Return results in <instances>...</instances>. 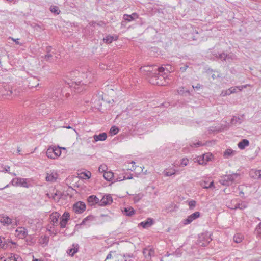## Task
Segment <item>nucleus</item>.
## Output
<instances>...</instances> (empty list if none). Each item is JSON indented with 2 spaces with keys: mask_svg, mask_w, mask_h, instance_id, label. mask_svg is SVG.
Wrapping results in <instances>:
<instances>
[{
  "mask_svg": "<svg viewBox=\"0 0 261 261\" xmlns=\"http://www.w3.org/2000/svg\"><path fill=\"white\" fill-rule=\"evenodd\" d=\"M93 219H94V217L93 216L89 215L83 220V221L81 222V223L80 224V225H84L86 223V222L87 221H92V220H93Z\"/></svg>",
  "mask_w": 261,
  "mask_h": 261,
  "instance_id": "obj_44",
  "label": "nucleus"
},
{
  "mask_svg": "<svg viewBox=\"0 0 261 261\" xmlns=\"http://www.w3.org/2000/svg\"><path fill=\"white\" fill-rule=\"evenodd\" d=\"M0 222L4 226H9L12 223V220L6 215H0Z\"/></svg>",
  "mask_w": 261,
  "mask_h": 261,
  "instance_id": "obj_14",
  "label": "nucleus"
},
{
  "mask_svg": "<svg viewBox=\"0 0 261 261\" xmlns=\"http://www.w3.org/2000/svg\"><path fill=\"white\" fill-rule=\"evenodd\" d=\"M39 80L36 77H32L29 80L28 86L30 88L36 87L39 85Z\"/></svg>",
  "mask_w": 261,
  "mask_h": 261,
  "instance_id": "obj_23",
  "label": "nucleus"
},
{
  "mask_svg": "<svg viewBox=\"0 0 261 261\" xmlns=\"http://www.w3.org/2000/svg\"><path fill=\"white\" fill-rule=\"evenodd\" d=\"M168 77L166 72L159 74L158 72L149 79V82L152 85L166 86L168 83V82L167 81Z\"/></svg>",
  "mask_w": 261,
  "mask_h": 261,
  "instance_id": "obj_2",
  "label": "nucleus"
},
{
  "mask_svg": "<svg viewBox=\"0 0 261 261\" xmlns=\"http://www.w3.org/2000/svg\"><path fill=\"white\" fill-rule=\"evenodd\" d=\"M228 91V90L222 91L221 95L222 96H225L227 95H230V93H229Z\"/></svg>",
  "mask_w": 261,
  "mask_h": 261,
  "instance_id": "obj_57",
  "label": "nucleus"
},
{
  "mask_svg": "<svg viewBox=\"0 0 261 261\" xmlns=\"http://www.w3.org/2000/svg\"><path fill=\"white\" fill-rule=\"evenodd\" d=\"M70 219V214L68 212H65L62 215L61 221L60 222V227L62 228H64L66 227V224L68 221Z\"/></svg>",
  "mask_w": 261,
  "mask_h": 261,
  "instance_id": "obj_12",
  "label": "nucleus"
},
{
  "mask_svg": "<svg viewBox=\"0 0 261 261\" xmlns=\"http://www.w3.org/2000/svg\"><path fill=\"white\" fill-rule=\"evenodd\" d=\"M15 231L17 233V236L21 239L24 238L28 234L27 230L22 227H18Z\"/></svg>",
  "mask_w": 261,
  "mask_h": 261,
  "instance_id": "obj_15",
  "label": "nucleus"
},
{
  "mask_svg": "<svg viewBox=\"0 0 261 261\" xmlns=\"http://www.w3.org/2000/svg\"><path fill=\"white\" fill-rule=\"evenodd\" d=\"M34 28H40L41 26L40 25H39L38 24H35V25L34 26Z\"/></svg>",
  "mask_w": 261,
  "mask_h": 261,
  "instance_id": "obj_64",
  "label": "nucleus"
},
{
  "mask_svg": "<svg viewBox=\"0 0 261 261\" xmlns=\"http://www.w3.org/2000/svg\"><path fill=\"white\" fill-rule=\"evenodd\" d=\"M152 224L153 219L151 218H148L146 221L140 223L139 225L142 226L144 228H146L150 227Z\"/></svg>",
  "mask_w": 261,
  "mask_h": 261,
  "instance_id": "obj_20",
  "label": "nucleus"
},
{
  "mask_svg": "<svg viewBox=\"0 0 261 261\" xmlns=\"http://www.w3.org/2000/svg\"><path fill=\"white\" fill-rule=\"evenodd\" d=\"M177 92L179 94L182 95V96H186L187 95L186 94H188V95L190 94L189 91L185 89V87H179L177 90Z\"/></svg>",
  "mask_w": 261,
  "mask_h": 261,
  "instance_id": "obj_37",
  "label": "nucleus"
},
{
  "mask_svg": "<svg viewBox=\"0 0 261 261\" xmlns=\"http://www.w3.org/2000/svg\"><path fill=\"white\" fill-rule=\"evenodd\" d=\"M140 72L150 79L151 76L158 72L159 67L157 65H147L141 67Z\"/></svg>",
  "mask_w": 261,
  "mask_h": 261,
  "instance_id": "obj_4",
  "label": "nucleus"
},
{
  "mask_svg": "<svg viewBox=\"0 0 261 261\" xmlns=\"http://www.w3.org/2000/svg\"><path fill=\"white\" fill-rule=\"evenodd\" d=\"M239 176L240 174L238 173L223 175L220 177L219 182L223 186H229L236 181V180L239 177Z\"/></svg>",
  "mask_w": 261,
  "mask_h": 261,
  "instance_id": "obj_3",
  "label": "nucleus"
},
{
  "mask_svg": "<svg viewBox=\"0 0 261 261\" xmlns=\"http://www.w3.org/2000/svg\"><path fill=\"white\" fill-rule=\"evenodd\" d=\"M243 240V236L240 233H237L233 237V240L237 243H240Z\"/></svg>",
  "mask_w": 261,
  "mask_h": 261,
  "instance_id": "obj_39",
  "label": "nucleus"
},
{
  "mask_svg": "<svg viewBox=\"0 0 261 261\" xmlns=\"http://www.w3.org/2000/svg\"><path fill=\"white\" fill-rule=\"evenodd\" d=\"M164 174L166 176H171L175 174V173L173 171H164Z\"/></svg>",
  "mask_w": 261,
  "mask_h": 261,
  "instance_id": "obj_52",
  "label": "nucleus"
},
{
  "mask_svg": "<svg viewBox=\"0 0 261 261\" xmlns=\"http://www.w3.org/2000/svg\"><path fill=\"white\" fill-rule=\"evenodd\" d=\"M100 217H106L107 218H108V215H104V214H101L100 216ZM108 221V219H107V220Z\"/></svg>",
  "mask_w": 261,
  "mask_h": 261,
  "instance_id": "obj_63",
  "label": "nucleus"
},
{
  "mask_svg": "<svg viewBox=\"0 0 261 261\" xmlns=\"http://www.w3.org/2000/svg\"><path fill=\"white\" fill-rule=\"evenodd\" d=\"M242 121V117L234 116L231 120V123L232 124H240Z\"/></svg>",
  "mask_w": 261,
  "mask_h": 261,
  "instance_id": "obj_36",
  "label": "nucleus"
},
{
  "mask_svg": "<svg viewBox=\"0 0 261 261\" xmlns=\"http://www.w3.org/2000/svg\"><path fill=\"white\" fill-rule=\"evenodd\" d=\"M237 89H239L240 91L242 90L240 87H232L228 89V92L230 94H231L232 93H235L236 92Z\"/></svg>",
  "mask_w": 261,
  "mask_h": 261,
  "instance_id": "obj_47",
  "label": "nucleus"
},
{
  "mask_svg": "<svg viewBox=\"0 0 261 261\" xmlns=\"http://www.w3.org/2000/svg\"><path fill=\"white\" fill-rule=\"evenodd\" d=\"M9 169H10V167L9 166H5V167H4V170L6 172H8L9 171Z\"/></svg>",
  "mask_w": 261,
  "mask_h": 261,
  "instance_id": "obj_61",
  "label": "nucleus"
},
{
  "mask_svg": "<svg viewBox=\"0 0 261 261\" xmlns=\"http://www.w3.org/2000/svg\"><path fill=\"white\" fill-rule=\"evenodd\" d=\"M50 10L55 14H59L60 13V10L59 7L57 6H53L50 7Z\"/></svg>",
  "mask_w": 261,
  "mask_h": 261,
  "instance_id": "obj_42",
  "label": "nucleus"
},
{
  "mask_svg": "<svg viewBox=\"0 0 261 261\" xmlns=\"http://www.w3.org/2000/svg\"><path fill=\"white\" fill-rule=\"evenodd\" d=\"M204 144L202 143L201 142L198 141L196 143L191 142L190 143V146L192 148H197L200 146H203Z\"/></svg>",
  "mask_w": 261,
  "mask_h": 261,
  "instance_id": "obj_41",
  "label": "nucleus"
},
{
  "mask_svg": "<svg viewBox=\"0 0 261 261\" xmlns=\"http://www.w3.org/2000/svg\"><path fill=\"white\" fill-rule=\"evenodd\" d=\"M237 154V151L228 148L223 152V156L224 159H229Z\"/></svg>",
  "mask_w": 261,
  "mask_h": 261,
  "instance_id": "obj_17",
  "label": "nucleus"
},
{
  "mask_svg": "<svg viewBox=\"0 0 261 261\" xmlns=\"http://www.w3.org/2000/svg\"><path fill=\"white\" fill-rule=\"evenodd\" d=\"M173 71L172 67L170 65H167L165 67L163 66L159 67L158 73H163L166 72L168 76Z\"/></svg>",
  "mask_w": 261,
  "mask_h": 261,
  "instance_id": "obj_16",
  "label": "nucleus"
},
{
  "mask_svg": "<svg viewBox=\"0 0 261 261\" xmlns=\"http://www.w3.org/2000/svg\"><path fill=\"white\" fill-rule=\"evenodd\" d=\"M214 158L212 153H206L202 155L198 156L195 158V162H197L199 165H205L207 162L211 161Z\"/></svg>",
  "mask_w": 261,
  "mask_h": 261,
  "instance_id": "obj_8",
  "label": "nucleus"
},
{
  "mask_svg": "<svg viewBox=\"0 0 261 261\" xmlns=\"http://www.w3.org/2000/svg\"><path fill=\"white\" fill-rule=\"evenodd\" d=\"M133 200L135 203L139 202L144 197V194L142 193H140L137 194H133Z\"/></svg>",
  "mask_w": 261,
  "mask_h": 261,
  "instance_id": "obj_32",
  "label": "nucleus"
},
{
  "mask_svg": "<svg viewBox=\"0 0 261 261\" xmlns=\"http://www.w3.org/2000/svg\"><path fill=\"white\" fill-rule=\"evenodd\" d=\"M113 202V199L110 195H105L100 200L99 206H106L110 204Z\"/></svg>",
  "mask_w": 261,
  "mask_h": 261,
  "instance_id": "obj_13",
  "label": "nucleus"
},
{
  "mask_svg": "<svg viewBox=\"0 0 261 261\" xmlns=\"http://www.w3.org/2000/svg\"><path fill=\"white\" fill-rule=\"evenodd\" d=\"M89 76H91L89 72L84 73H81L78 70L73 71L68 73L67 75L68 80H66L65 82L69 87L76 89V86L80 85L82 81L81 79L84 77L87 79Z\"/></svg>",
  "mask_w": 261,
  "mask_h": 261,
  "instance_id": "obj_1",
  "label": "nucleus"
},
{
  "mask_svg": "<svg viewBox=\"0 0 261 261\" xmlns=\"http://www.w3.org/2000/svg\"><path fill=\"white\" fill-rule=\"evenodd\" d=\"M57 93V94H55V96L56 97H60L61 95L62 90L60 89H58Z\"/></svg>",
  "mask_w": 261,
  "mask_h": 261,
  "instance_id": "obj_58",
  "label": "nucleus"
},
{
  "mask_svg": "<svg viewBox=\"0 0 261 261\" xmlns=\"http://www.w3.org/2000/svg\"><path fill=\"white\" fill-rule=\"evenodd\" d=\"M137 18H138V15L136 13H133L131 15L124 14L123 16V18L129 22L133 21Z\"/></svg>",
  "mask_w": 261,
  "mask_h": 261,
  "instance_id": "obj_30",
  "label": "nucleus"
},
{
  "mask_svg": "<svg viewBox=\"0 0 261 261\" xmlns=\"http://www.w3.org/2000/svg\"><path fill=\"white\" fill-rule=\"evenodd\" d=\"M115 251H110L107 255L106 259H110L113 258L112 253H115Z\"/></svg>",
  "mask_w": 261,
  "mask_h": 261,
  "instance_id": "obj_54",
  "label": "nucleus"
},
{
  "mask_svg": "<svg viewBox=\"0 0 261 261\" xmlns=\"http://www.w3.org/2000/svg\"><path fill=\"white\" fill-rule=\"evenodd\" d=\"M3 240H5V238H2L1 237H0V248H3V249H5L7 247V246H5V242H3Z\"/></svg>",
  "mask_w": 261,
  "mask_h": 261,
  "instance_id": "obj_51",
  "label": "nucleus"
},
{
  "mask_svg": "<svg viewBox=\"0 0 261 261\" xmlns=\"http://www.w3.org/2000/svg\"><path fill=\"white\" fill-rule=\"evenodd\" d=\"M189 160L187 158H183L181 161V164L184 166H186L188 165Z\"/></svg>",
  "mask_w": 261,
  "mask_h": 261,
  "instance_id": "obj_50",
  "label": "nucleus"
},
{
  "mask_svg": "<svg viewBox=\"0 0 261 261\" xmlns=\"http://www.w3.org/2000/svg\"><path fill=\"white\" fill-rule=\"evenodd\" d=\"M122 212L124 215L127 216H132L135 214V210L132 207H125Z\"/></svg>",
  "mask_w": 261,
  "mask_h": 261,
  "instance_id": "obj_28",
  "label": "nucleus"
},
{
  "mask_svg": "<svg viewBox=\"0 0 261 261\" xmlns=\"http://www.w3.org/2000/svg\"><path fill=\"white\" fill-rule=\"evenodd\" d=\"M86 209L85 204L81 201H79L73 206V211L77 214L82 213Z\"/></svg>",
  "mask_w": 261,
  "mask_h": 261,
  "instance_id": "obj_9",
  "label": "nucleus"
},
{
  "mask_svg": "<svg viewBox=\"0 0 261 261\" xmlns=\"http://www.w3.org/2000/svg\"><path fill=\"white\" fill-rule=\"evenodd\" d=\"M107 169V167L105 165H101L98 168V171L99 172L103 173L106 172V170Z\"/></svg>",
  "mask_w": 261,
  "mask_h": 261,
  "instance_id": "obj_48",
  "label": "nucleus"
},
{
  "mask_svg": "<svg viewBox=\"0 0 261 261\" xmlns=\"http://www.w3.org/2000/svg\"><path fill=\"white\" fill-rule=\"evenodd\" d=\"M247 207V205L244 202H242L241 203H239L237 202V203H235L234 205H229L228 208L232 210L236 209H240L244 210Z\"/></svg>",
  "mask_w": 261,
  "mask_h": 261,
  "instance_id": "obj_19",
  "label": "nucleus"
},
{
  "mask_svg": "<svg viewBox=\"0 0 261 261\" xmlns=\"http://www.w3.org/2000/svg\"><path fill=\"white\" fill-rule=\"evenodd\" d=\"M232 59L231 57L225 53H220L217 59H220L221 61H226L227 59Z\"/></svg>",
  "mask_w": 261,
  "mask_h": 261,
  "instance_id": "obj_33",
  "label": "nucleus"
},
{
  "mask_svg": "<svg viewBox=\"0 0 261 261\" xmlns=\"http://www.w3.org/2000/svg\"><path fill=\"white\" fill-rule=\"evenodd\" d=\"M91 176V173L90 171L82 172L80 174V177L84 179H89Z\"/></svg>",
  "mask_w": 261,
  "mask_h": 261,
  "instance_id": "obj_38",
  "label": "nucleus"
},
{
  "mask_svg": "<svg viewBox=\"0 0 261 261\" xmlns=\"http://www.w3.org/2000/svg\"><path fill=\"white\" fill-rule=\"evenodd\" d=\"M79 245L78 244H73L72 247L70 249H68L67 251V253L70 256H73L77 253L79 251Z\"/></svg>",
  "mask_w": 261,
  "mask_h": 261,
  "instance_id": "obj_21",
  "label": "nucleus"
},
{
  "mask_svg": "<svg viewBox=\"0 0 261 261\" xmlns=\"http://www.w3.org/2000/svg\"><path fill=\"white\" fill-rule=\"evenodd\" d=\"M188 66L187 65H184L182 67H180V71L181 72H184L186 71L187 69L188 68Z\"/></svg>",
  "mask_w": 261,
  "mask_h": 261,
  "instance_id": "obj_55",
  "label": "nucleus"
},
{
  "mask_svg": "<svg viewBox=\"0 0 261 261\" xmlns=\"http://www.w3.org/2000/svg\"><path fill=\"white\" fill-rule=\"evenodd\" d=\"M13 40L15 42V43H16V44H20V45H22V43H20L19 42V39H18V38L15 39H13Z\"/></svg>",
  "mask_w": 261,
  "mask_h": 261,
  "instance_id": "obj_60",
  "label": "nucleus"
},
{
  "mask_svg": "<svg viewBox=\"0 0 261 261\" xmlns=\"http://www.w3.org/2000/svg\"><path fill=\"white\" fill-rule=\"evenodd\" d=\"M57 174L54 175L52 173H47L46 176V180L50 182H54L57 179Z\"/></svg>",
  "mask_w": 261,
  "mask_h": 261,
  "instance_id": "obj_35",
  "label": "nucleus"
},
{
  "mask_svg": "<svg viewBox=\"0 0 261 261\" xmlns=\"http://www.w3.org/2000/svg\"><path fill=\"white\" fill-rule=\"evenodd\" d=\"M200 186L204 189L211 188L212 187H214V181L212 180L210 182V184L208 185V182L206 181H202L200 183Z\"/></svg>",
  "mask_w": 261,
  "mask_h": 261,
  "instance_id": "obj_34",
  "label": "nucleus"
},
{
  "mask_svg": "<svg viewBox=\"0 0 261 261\" xmlns=\"http://www.w3.org/2000/svg\"><path fill=\"white\" fill-rule=\"evenodd\" d=\"M13 185L17 186H22L24 187H27V183L26 182L25 179L22 178H18L17 179L16 183Z\"/></svg>",
  "mask_w": 261,
  "mask_h": 261,
  "instance_id": "obj_31",
  "label": "nucleus"
},
{
  "mask_svg": "<svg viewBox=\"0 0 261 261\" xmlns=\"http://www.w3.org/2000/svg\"><path fill=\"white\" fill-rule=\"evenodd\" d=\"M103 176L107 181H111L114 178V173L111 171L105 172Z\"/></svg>",
  "mask_w": 261,
  "mask_h": 261,
  "instance_id": "obj_29",
  "label": "nucleus"
},
{
  "mask_svg": "<svg viewBox=\"0 0 261 261\" xmlns=\"http://www.w3.org/2000/svg\"><path fill=\"white\" fill-rule=\"evenodd\" d=\"M202 85L200 84H197L195 86H192L193 89H196L197 90L200 89Z\"/></svg>",
  "mask_w": 261,
  "mask_h": 261,
  "instance_id": "obj_59",
  "label": "nucleus"
},
{
  "mask_svg": "<svg viewBox=\"0 0 261 261\" xmlns=\"http://www.w3.org/2000/svg\"><path fill=\"white\" fill-rule=\"evenodd\" d=\"M18 258V255H12V254L11 256L9 257L10 261H17V259Z\"/></svg>",
  "mask_w": 261,
  "mask_h": 261,
  "instance_id": "obj_53",
  "label": "nucleus"
},
{
  "mask_svg": "<svg viewBox=\"0 0 261 261\" xmlns=\"http://www.w3.org/2000/svg\"><path fill=\"white\" fill-rule=\"evenodd\" d=\"M211 234L208 232L202 233L199 236L198 243L202 247L206 246L212 240Z\"/></svg>",
  "mask_w": 261,
  "mask_h": 261,
  "instance_id": "obj_6",
  "label": "nucleus"
},
{
  "mask_svg": "<svg viewBox=\"0 0 261 261\" xmlns=\"http://www.w3.org/2000/svg\"><path fill=\"white\" fill-rule=\"evenodd\" d=\"M237 200L236 199L232 200L231 201V202L230 203H227V206L228 207V206L229 205H235V203H237Z\"/></svg>",
  "mask_w": 261,
  "mask_h": 261,
  "instance_id": "obj_56",
  "label": "nucleus"
},
{
  "mask_svg": "<svg viewBox=\"0 0 261 261\" xmlns=\"http://www.w3.org/2000/svg\"><path fill=\"white\" fill-rule=\"evenodd\" d=\"M61 148L60 147H56L55 146L50 147L46 152V156L48 158L55 159L61 155Z\"/></svg>",
  "mask_w": 261,
  "mask_h": 261,
  "instance_id": "obj_7",
  "label": "nucleus"
},
{
  "mask_svg": "<svg viewBox=\"0 0 261 261\" xmlns=\"http://www.w3.org/2000/svg\"><path fill=\"white\" fill-rule=\"evenodd\" d=\"M60 215L57 212L53 213L49 217L50 223L54 226H57L58 225V219Z\"/></svg>",
  "mask_w": 261,
  "mask_h": 261,
  "instance_id": "obj_11",
  "label": "nucleus"
},
{
  "mask_svg": "<svg viewBox=\"0 0 261 261\" xmlns=\"http://www.w3.org/2000/svg\"><path fill=\"white\" fill-rule=\"evenodd\" d=\"M143 253L144 256V257L147 258L149 259L151 257V256H153L154 254V251L153 249L151 248H145L143 251Z\"/></svg>",
  "mask_w": 261,
  "mask_h": 261,
  "instance_id": "obj_22",
  "label": "nucleus"
},
{
  "mask_svg": "<svg viewBox=\"0 0 261 261\" xmlns=\"http://www.w3.org/2000/svg\"><path fill=\"white\" fill-rule=\"evenodd\" d=\"M196 204V202L195 200H192L188 202V205L190 210H194Z\"/></svg>",
  "mask_w": 261,
  "mask_h": 261,
  "instance_id": "obj_45",
  "label": "nucleus"
},
{
  "mask_svg": "<svg viewBox=\"0 0 261 261\" xmlns=\"http://www.w3.org/2000/svg\"><path fill=\"white\" fill-rule=\"evenodd\" d=\"M124 179H126L125 176H123V178H121V177H119V178H117L116 180V181H122Z\"/></svg>",
  "mask_w": 261,
  "mask_h": 261,
  "instance_id": "obj_62",
  "label": "nucleus"
},
{
  "mask_svg": "<svg viewBox=\"0 0 261 261\" xmlns=\"http://www.w3.org/2000/svg\"><path fill=\"white\" fill-rule=\"evenodd\" d=\"M249 175L251 178H253L254 179H259V178H260L259 170L252 169L250 170L249 172Z\"/></svg>",
  "mask_w": 261,
  "mask_h": 261,
  "instance_id": "obj_25",
  "label": "nucleus"
},
{
  "mask_svg": "<svg viewBox=\"0 0 261 261\" xmlns=\"http://www.w3.org/2000/svg\"><path fill=\"white\" fill-rule=\"evenodd\" d=\"M255 231L257 237L261 239V222L256 226Z\"/></svg>",
  "mask_w": 261,
  "mask_h": 261,
  "instance_id": "obj_40",
  "label": "nucleus"
},
{
  "mask_svg": "<svg viewBox=\"0 0 261 261\" xmlns=\"http://www.w3.org/2000/svg\"><path fill=\"white\" fill-rule=\"evenodd\" d=\"M200 217V213L199 212H195L189 216L187 218L183 220V224L187 225L190 224L192 221Z\"/></svg>",
  "mask_w": 261,
  "mask_h": 261,
  "instance_id": "obj_10",
  "label": "nucleus"
},
{
  "mask_svg": "<svg viewBox=\"0 0 261 261\" xmlns=\"http://www.w3.org/2000/svg\"><path fill=\"white\" fill-rule=\"evenodd\" d=\"M107 138V134L106 133H100L99 135H94L93 138L95 142L98 141H104Z\"/></svg>",
  "mask_w": 261,
  "mask_h": 261,
  "instance_id": "obj_24",
  "label": "nucleus"
},
{
  "mask_svg": "<svg viewBox=\"0 0 261 261\" xmlns=\"http://www.w3.org/2000/svg\"><path fill=\"white\" fill-rule=\"evenodd\" d=\"M210 50H212V49H210ZM211 53L212 55V56L215 57L216 59H218L219 53L216 51H211Z\"/></svg>",
  "mask_w": 261,
  "mask_h": 261,
  "instance_id": "obj_49",
  "label": "nucleus"
},
{
  "mask_svg": "<svg viewBox=\"0 0 261 261\" xmlns=\"http://www.w3.org/2000/svg\"><path fill=\"white\" fill-rule=\"evenodd\" d=\"M46 53L45 55L41 56L42 60L48 62H53L54 60V57L56 59L58 58V56H56V53L55 50H53L52 47L50 46H46L45 49Z\"/></svg>",
  "mask_w": 261,
  "mask_h": 261,
  "instance_id": "obj_5",
  "label": "nucleus"
},
{
  "mask_svg": "<svg viewBox=\"0 0 261 261\" xmlns=\"http://www.w3.org/2000/svg\"><path fill=\"white\" fill-rule=\"evenodd\" d=\"M119 129L116 126H113L111 127L110 130V133L111 135H116L119 132Z\"/></svg>",
  "mask_w": 261,
  "mask_h": 261,
  "instance_id": "obj_43",
  "label": "nucleus"
},
{
  "mask_svg": "<svg viewBox=\"0 0 261 261\" xmlns=\"http://www.w3.org/2000/svg\"><path fill=\"white\" fill-rule=\"evenodd\" d=\"M61 196H62L61 193L60 192L57 191L54 194V195L53 196V198L55 200H57V201H58L61 198Z\"/></svg>",
  "mask_w": 261,
  "mask_h": 261,
  "instance_id": "obj_46",
  "label": "nucleus"
},
{
  "mask_svg": "<svg viewBox=\"0 0 261 261\" xmlns=\"http://www.w3.org/2000/svg\"><path fill=\"white\" fill-rule=\"evenodd\" d=\"M249 142L246 139H242L238 144V146L240 149H244L246 147L249 146Z\"/></svg>",
  "mask_w": 261,
  "mask_h": 261,
  "instance_id": "obj_26",
  "label": "nucleus"
},
{
  "mask_svg": "<svg viewBox=\"0 0 261 261\" xmlns=\"http://www.w3.org/2000/svg\"><path fill=\"white\" fill-rule=\"evenodd\" d=\"M118 39V36L108 35L103 39V41L107 44L111 43L114 40H116Z\"/></svg>",
  "mask_w": 261,
  "mask_h": 261,
  "instance_id": "obj_27",
  "label": "nucleus"
},
{
  "mask_svg": "<svg viewBox=\"0 0 261 261\" xmlns=\"http://www.w3.org/2000/svg\"><path fill=\"white\" fill-rule=\"evenodd\" d=\"M87 201L91 205H93L95 204H98L99 205L100 200L95 195H91L89 196L87 198Z\"/></svg>",
  "mask_w": 261,
  "mask_h": 261,
  "instance_id": "obj_18",
  "label": "nucleus"
}]
</instances>
